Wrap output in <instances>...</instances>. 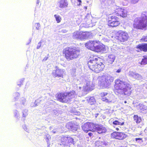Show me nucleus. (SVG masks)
<instances>
[{
	"instance_id": "obj_60",
	"label": "nucleus",
	"mask_w": 147,
	"mask_h": 147,
	"mask_svg": "<svg viewBox=\"0 0 147 147\" xmlns=\"http://www.w3.org/2000/svg\"><path fill=\"white\" fill-rule=\"evenodd\" d=\"M140 89H139V91H140Z\"/></svg>"
},
{
	"instance_id": "obj_12",
	"label": "nucleus",
	"mask_w": 147,
	"mask_h": 147,
	"mask_svg": "<svg viewBox=\"0 0 147 147\" xmlns=\"http://www.w3.org/2000/svg\"><path fill=\"white\" fill-rule=\"evenodd\" d=\"M98 41L91 40L86 43L85 46L89 49L95 51V48L98 46Z\"/></svg>"
},
{
	"instance_id": "obj_31",
	"label": "nucleus",
	"mask_w": 147,
	"mask_h": 147,
	"mask_svg": "<svg viewBox=\"0 0 147 147\" xmlns=\"http://www.w3.org/2000/svg\"><path fill=\"white\" fill-rule=\"evenodd\" d=\"M118 132H114L111 134V137L112 138L117 139Z\"/></svg>"
},
{
	"instance_id": "obj_46",
	"label": "nucleus",
	"mask_w": 147,
	"mask_h": 147,
	"mask_svg": "<svg viewBox=\"0 0 147 147\" xmlns=\"http://www.w3.org/2000/svg\"><path fill=\"white\" fill-rule=\"evenodd\" d=\"M46 138L47 140V142H48V141L49 140V139L51 138V137L49 135L47 134L46 136Z\"/></svg>"
},
{
	"instance_id": "obj_54",
	"label": "nucleus",
	"mask_w": 147,
	"mask_h": 147,
	"mask_svg": "<svg viewBox=\"0 0 147 147\" xmlns=\"http://www.w3.org/2000/svg\"><path fill=\"white\" fill-rule=\"evenodd\" d=\"M101 2H104L105 0H100Z\"/></svg>"
},
{
	"instance_id": "obj_56",
	"label": "nucleus",
	"mask_w": 147,
	"mask_h": 147,
	"mask_svg": "<svg viewBox=\"0 0 147 147\" xmlns=\"http://www.w3.org/2000/svg\"><path fill=\"white\" fill-rule=\"evenodd\" d=\"M31 40H32V38H30V43L31 42Z\"/></svg>"
},
{
	"instance_id": "obj_37",
	"label": "nucleus",
	"mask_w": 147,
	"mask_h": 147,
	"mask_svg": "<svg viewBox=\"0 0 147 147\" xmlns=\"http://www.w3.org/2000/svg\"><path fill=\"white\" fill-rule=\"evenodd\" d=\"M24 80V78H22L20 81V82H17V84L19 86H20L22 84V83L23 82Z\"/></svg>"
},
{
	"instance_id": "obj_48",
	"label": "nucleus",
	"mask_w": 147,
	"mask_h": 147,
	"mask_svg": "<svg viewBox=\"0 0 147 147\" xmlns=\"http://www.w3.org/2000/svg\"><path fill=\"white\" fill-rule=\"evenodd\" d=\"M48 59V57H45L44 59L42 60V61H45L47 60V59Z\"/></svg>"
},
{
	"instance_id": "obj_4",
	"label": "nucleus",
	"mask_w": 147,
	"mask_h": 147,
	"mask_svg": "<svg viewBox=\"0 0 147 147\" xmlns=\"http://www.w3.org/2000/svg\"><path fill=\"white\" fill-rule=\"evenodd\" d=\"M65 56L68 61L75 59L80 55V51L76 48L67 47L65 49Z\"/></svg>"
},
{
	"instance_id": "obj_25",
	"label": "nucleus",
	"mask_w": 147,
	"mask_h": 147,
	"mask_svg": "<svg viewBox=\"0 0 147 147\" xmlns=\"http://www.w3.org/2000/svg\"><path fill=\"white\" fill-rule=\"evenodd\" d=\"M127 135L125 134L118 132L117 139L119 140L123 139L127 137Z\"/></svg>"
},
{
	"instance_id": "obj_62",
	"label": "nucleus",
	"mask_w": 147,
	"mask_h": 147,
	"mask_svg": "<svg viewBox=\"0 0 147 147\" xmlns=\"http://www.w3.org/2000/svg\"><path fill=\"white\" fill-rule=\"evenodd\" d=\"M141 105V106H142V107H143V105Z\"/></svg>"
},
{
	"instance_id": "obj_6",
	"label": "nucleus",
	"mask_w": 147,
	"mask_h": 147,
	"mask_svg": "<svg viewBox=\"0 0 147 147\" xmlns=\"http://www.w3.org/2000/svg\"><path fill=\"white\" fill-rule=\"evenodd\" d=\"M75 93L74 91L64 93H59L57 95V97L59 101L62 102L66 103L74 97Z\"/></svg>"
},
{
	"instance_id": "obj_58",
	"label": "nucleus",
	"mask_w": 147,
	"mask_h": 147,
	"mask_svg": "<svg viewBox=\"0 0 147 147\" xmlns=\"http://www.w3.org/2000/svg\"><path fill=\"white\" fill-rule=\"evenodd\" d=\"M124 102L125 103H127V101H125Z\"/></svg>"
},
{
	"instance_id": "obj_23",
	"label": "nucleus",
	"mask_w": 147,
	"mask_h": 147,
	"mask_svg": "<svg viewBox=\"0 0 147 147\" xmlns=\"http://www.w3.org/2000/svg\"><path fill=\"white\" fill-rule=\"evenodd\" d=\"M81 32L76 31L74 32L73 34V38L74 39L81 40Z\"/></svg>"
},
{
	"instance_id": "obj_35",
	"label": "nucleus",
	"mask_w": 147,
	"mask_h": 147,
	"mask_svg": "<svg viewBox=\"0 0 147 147\" xmlns=\"http://www.w3.org/2000/svg\"><path fill=\"white\" fill-rule=\"evenodd\" d=\"M51 112H52V113L53 115H59L58 113L56 110H52Z\"/></svg>"
},
{
	"instance_id": "obj_43",
	"label": "nucleus",
	"mask_w": 147,
	"mask_h": 147,
	"mask_svg": "<svg viewBox=\"0 0 147 147\" xmlns=\"http://www.w3.org/2000/svg\"><path fill=\"white\" fill-rule=\"evenodd\" d=\"M20 94L18 92H16L13 95V96L15 97V98H16V97H18L20 96Z\"/></svg>"
},
{
	"instance_id": "obj_63",
	"label": "nucleus",
	"mask_w": 147,
	"mask_h": 147,
	"mask_svg": "<svg viewBox=\"0 0 147 147\" xmlns=\"http://www.w3.org/2000/svg\"><path fill=\"white\" fill-rule=\"evenodd\" d=\"M146 88L147 89V86H146Z\"/></svg>"
},
{
	"instance_id": "obj_19",
	"label": "nucleus",
	"mask_w": 147,
	"mask_h": 147,
	"mask_svg": "<svg viewBox=\"0 0 147 147\" xmlns=\"http://www.w3.org/2000/svg\"><path fill=\"white\" fill-rule=\"evenodd\" d=\"M99 42L98 41V46L96 47L95 51L97 52H105L106 51L105 46L99 45Z\"/></svg>"
},
{
	"instance_id": "obj_28",
	"label": "nucleus",
	"mask_w": 147,
	"mask_h": 147,
	"mask_svg": "<svg viewBox=\"0 0 147 147\" xmlns=\"http://www.w3.org/2000/svg\"><path fill=\"white\" fill-rule=\"evenodd\" d=\"M140 64L141 65H146L147 64V56L143 57Z\"/></svg>"
},
{
	"instance_id": "obj_24",
	"label": "nucleus",
	"mask_w": 147,
	"mask_h": 147,
	"mask_svg": "<svg viewBox=\"0 0 147 147\" xmlns=\"http://www.w3.org/2000/svg\"><path fill=\"white\" fill-rule=\"evenodd\" d=\"M86 100L88 103L91 105L94 104L96 102L95 100L94 97H87Z\"/></svg>"
},
{
	"instance_id": "obj_36",
	"label": "nucleus",
	"mask_w": 147,
	"mask_h": 147,
	"mask_svg": "<svg viewBox=\"0 0 147 147\" xmlns=\"http://www.w3.org/2000/svg\"><path fill=\"white\" fill-rule=\"evenodd\" d=\"M26 99L24 98H22L21 99L20 102L23 105H24L26 102Z\"/></svg>"
},
{
	"instance_id": "obj_41",
	"label": "nucleus",
	"mask_w": 147,
	"mask_h": 147,
	"mask_svg": "<svg viewBox=\"0 0 147 147\" xmlns=\"http://www.w3.org/2000/svg\"><path fill=\"white\" fill-rule=\"evenodd\" d=\"M35 26L36 29H39V28L40 27V25L39 23H35L34 25Z\"/></svg>"
},
{
	"instance_id": "obj_27",
	"label": "nucleus",
	"mask_w": 147,
	"mask_h": 147,
	"mask_svg": "<svg viewBox=\"0 0 147 147\" xmlns=\"http://www.w3.org/2000/svg\"><path fill=\"white\" fill-rule=\"evenodd\" d=\"M82 128L83 130L86 133H87L88 131H90L87 123H85L84 125H82Z\"/></svg>"
},
{
	"instance_id": "obj_30",
	"label": "nucleus",
	"mask_w": 147,
	"mask_h": 147,
	"mask_svg": "<svg viewBox=\"0 0 147 147\" xmlns=\"http://www.w3.org/2000/svg\"><path fill=\"white\" fill-rule=\"evenodd\" d=\"M113 123L114 125H123L124 124V122H121L119 121L115 120L113 122Z\"/></svg>"
},
{
	"instance_id": "obj_39",
	"label": "nucleus",
	"mask_w": 147,
	"mask_h": 147,
	"mask_svg": "<svg viewBox=\"0 0 147 147\" xmlns=\"http://www.w3.org/2000/svg\"><path fill=\"white\" fill-rule=\"evenodd\" d=\"M22 127L25 131H26V132H29V130L28 129L26 126V125H23L22 126Z\"/></svg>"
},
{
	"instance_id": "obj_32",
	"label": "nucleus",
	"mask_w": 147,
	"mask_h": 147,
	"mask_svg": "<svg viewBox=\"0 0 147 147\" xmlns=\"http://www.w3.org/2000/svg\"><path fill=\"white\" fill-rule=\"evenodd\" d=\"M54 16L57 22V23H59L60 22L61 18L59 15H55Z\"/></svg>"
},
{
	"instance_id": "obj_1",
	"label": "nucleus",
	"mask_w": 147,
	"mask_h": 147,
	"mask_svg": "<svg viewBox=\"0 0 147 147\" xmlns=\"http://www.w3.org/2000/svg\"><path fill=\"white\" fill-rule=\"evenodd\" d=\"M115 82L114 92L116 95L123 98L125 96H129L131 94L132 90L131 86L129 84L119 79L116 80Z\"/></svg>"
},
{
	"instance_id": "obj_17",
	"label": "nucleus",
	"mask_w": 147,
	"mask_h": 147,
	"mask_svg": "<svg viewBox=\"0 0 147 147\" xmlns=\"http://www.w3.org/2000/svg\"><path fill=\"white\" fill-rule=\"evenodd\" d=\"M58 4L59 7L63 8L67 7L68 3L67 0H59L58 2Z\"/></svg>"
},
{
	"instance_id": "obj_13",
	"label": "nucleus",
	"mask_w": 147,
	"mask_h": 147,
	"mask_svg": "<svg viewBox=\"0 0 147 147\" xmlns=\"http://www.w3.org/2000/svg\"><path fill=\"white\" fill-rule=\"evenodd\" d=\"M94 85L92 82L89 80H87L86 82V84L84 86L85 91H91L93 89Z\"/></svg>"
},
{
	"instance_id": "obj_55",
	"label": "nucleus",
	"mask_w": 147,
	"mask_h": 147,
	"mask_svg": "<svg viewBox=\"0 0 147 147\" xmlns=\"http://www.w3.org/2000/svg\"><path fill=\"white\" fill-rule=\"evenodd\" d=\"M98 115V114H95V117H96Z\"/></svg>"
},
{
	"instance_id": "obj_44",
	"label": "nucleus",
	"mask_w": 147,
	"mask_h": 147,
	"mask_svg": "<svg viewBox=\"0 0 147 147\" xmlns=\"http://www.w3.org/2000/svg\"><path fill=\"white\" fill-rule=\"evenodd\" d=\"M41 41L39 42L38 44L37 47V49H39L40 47L41 46Z\"/></svg>"
},
{
	"instance_id": "obj_40",
	"label": "nucleus",
	"mask_w": 147,
	"mask_h": 147,
	"mask_svg": "<svg viewBox=\"0 0 147 147\" xmlns=\"http://www.w3.org/2000/svg\"><path fill=\"white\" fill-rule=\"evenodd\" d=\"M142 138H137L135 139V140L139 143H141L142 142Z\"/></svg>"
},
{
	"instance_id": "obj_42",
	"label": "nucleus",
	"mask_w": 147,
	"mask_h": 147,
	"mask_svg": "<svg viewBox=\"0 0 147 147\" xmlns=\"http://www.w3.org/2000/svg\"><path fill=\"white\" fill-rule=\"evenodd\" d=\"M40 101H41V100H40V99H38L36 100L34 103L35 106H34V107H36L39 104V103Z\"/></svg>"
},
{
	"instance_id": "obj_57",
	"label": "nucleus",
	"mask_w": 147,
	"mask_h": 147,
	"mask_svg": "<svg viewBox=\"0 0 147 147\" xmlns=\"http://www.w3.org/2000/svg\"><path fill=\"white\" fill-rule=\"evenodd\" d=\"M119 128H116V129L117 130H119Z\"/></svg>"
},
{
	"instance_id": "obj_34",
	"label": "nucleus",
	"mask_w": 147,
	"mask_h": 147,
	"mask_svg": "<svg viewBox=\"0 0 147 147\" xmlns=\"http://www.w3.org/2000/svg\"><path fill=\"white\" fill-rule=\"evenodd\" d=\"M28 110L27 109H25L23 112V117H26L27 116Z\"/></svg>"
},
{
	"instance_id": "obj_51",
	"label": "nucleus",
	"mask_w": 147,
	"mask_h": 147,
	"mask_svg": "<svg viewBox=\"0 0 147 147\" xmlns=\"http://www.w3.org/2000/svg\"><path fill=\"white\" fill-rule=\"evenodd\" d=\"M77 1H78V2L80 3L79 5H80L82 2V1H81V0H77Z\"/></svg>"
},
{
	"instance_id": "obj_45",
	"label": "nucleus",
	"mask_w": 147,
	"mask_h": 147,
	"mask_svg": "<svg viewBox=\"0 0 147 147\" xmlns=\"http://www.w3.org/2000/svg\"><path fill=\"white\" fill-rule=\"evenodd\" d=\"M139 1V0H131V1L132 3L135 4L137 3Z\"/></svg>"
},
{
	"instance_id": "obj_59",
	"label": "nucleus",
	"mask_w": 147,
	"mask_h": 147,
	"mask_svg": "<svg viewBox=\"0 0 147 147\" xmlns=\"http://www.w3.org/2000/svg\"><path fill=\"white\" fill-rule=\"evenodd\" d=\"M85 8L86 9H87V7H85Z\"/></svg>"
},
{
	"instance_id": "obj_61",
	"label": "nucleus",
	"mask_w": 147,
	"mask_h": 147,
	"mask_svg": "<svg viewBox=\"0 0 147 147\" xmlns=\"http://www.w3.org/2000/svg\"><path fill=\"white\" fill-rule=\"evenodd\" d=\"M29 44V43H27V44H26V45H28Z\"/></svg>"
},
{
	"instance_id": "obj_52",
	"label": "nucleus",
	"mask_w": 147,
	"mask_h": 147,
	"mask_svg": "<svg viewBox=\"0 0 147 147\" xmlns=\"http://www.w3.org/2000/svg\"><path fill=\"white\" fill-rule=\"evenodd\" d=\"M52 132L53 133H55L56 132V131L55 130H53L52 131Z\"/></svg>"
},
{
	"instance_id": "obj_14",
	"label": "nucleus",
	"mask_w": 147,
	"mask_h": 147,
	"mask_svg": "<svg viewBox=\"0 0 147 147\" xmlns=\"http://www.w3.org/2000/svg\"><path fill=\"white\" fill-rule=\"evenodd\" d=\"M66 127L68 129L75 132L77 129L78 126L72 122H70L67 123L66 125Z\"/></svg>"
},
{
	"instance_id": "obj_16",
	"label": "nucleus",
	"mask_w": 147,
	"mask_h": 147,
	"mask_svg": "<svg viewBox=\"0 0 147 147\" xmlns=\"http://www.w3.org/2000/svg\"><path fill=\"white\" fill-rule=\"evenodd\" d=\"M96 127L95 131H97L99 134L105 133L107 131L105 127L101 124H97Z\"/></svg>"
},
{
	"instance_id": "obj_15",
	"label": "nucleus",
	"mask_w": 147,
	"mask_h": 147,
	"mask_svg": "<svg viewBox=\"0 0 147 147\" xmlns=\"http://www.w3.org/2000/svg\"><path fill=\"white\" fill-rule=\"evenodd\" d=\"M100 96L102 97L101 99L102 100L106 102H109L110 101V94L107 92H103L100 94Z\"/></svg>"
},
{
	"instance_id": "obj_5",
	"label": "nucleus",
	"mask_w": 147,
	"mask_h": 147,
	"mask_svg": "<svg viewBox=\"0 0 147 147\" xmlns=\"http://www.w3.org/2000/svg\"><path fill=\"white\" fill-rule=\"evenodd\" d=\"M98 84L103 88H105L111 84L114 79L113 77L109 75L100 76L98 78Z\"/></svg>"
},
{
	"instance_id": "obj_20",
	"label": "nucleus",
	"mask_w": 147,
	"mask_h": 147,
	"mask_svg": "<svg viewBox=\"0 0 147 147\" xmlns=\"http://www.w3.org/2000/svg\"><path fill=\"white\" fill-rule=\"evenodd\" d=\"M136 48L140 51L147 52V43L139 44L137 46Z\"/></svg>"
},
{
	"instance_id": "obj_49",
	"label": "nucleus",
	"mask_w": 147,
	"mask_h": 147,
	"mask_svg": "<svg viewBox=\"0 0 147 147\" xmlns=\"http://www.w3.org/2000/svg\"><path fill=\"white\" fill-rule=\"evenodd\" d=\"M121 69H119L116 71V72L117 73H119L121 72Z\"/></svg>"
},
{
	"instance_id": "obj_8",
	"label": "nucleus",
	"mask_w": 147,
	"mask_h": 147,
	"mask_svg": "<svg viewBox=\"0 0 147 147\" xmlns=\"http://www.w3.org/2000/svg\"><path fill=\"white\" fill-rule=\"evenodd\" d=\"M118 36L116 38L121 42H124L127 41L128 38L129 36L127 33L122 30H119L117 32Z\"/></svg>"
},
{
	"instance_id": "obj_47",
	"label": "nucleus",
	"mask_w": 147,
	"mask_h": 147,
	"mask_svg": "<svg viewBox=\"0 0 147 147\" xmlns=\"http://www.w3.org/2000/svg\"><path fill=\"white\" fill-rule=\"evenodd\" d=\"M102 144L105 146H107L108 145V143L107 142H103Z\"/></svg>"
},
{
	"instance_id": "obj_7",
	"label": "nucleus",
	"mask_w": 147,
	"mask_h": 147,
	"mask_svg": "<svg viewBox=\"0 0 147 147\" xmlns=\"http://www.w3.org/2000/svg\"><path fill=\"white\" fill-rule=\"evenodd\" d=\"M62 144L64 147H67L69 146V147L74 146V139L71 137L63 136L61 138Z\"/></svg>"
},
{
	"instance_id": "obj_29",
	"label": "nucleus",
	"mask_w": 147,
	"mask_h": 147,
	"mask_svg": "<svg viewBox=\"0 0 147 147\" xmlns=\"http://www.w3.org/2000/svg\"><path fill=\"white\" fill-rule=\"evenodd\" d=\"M134 120L137 123H140L141 121V117H138L137 115H134Z\"/></svg>"
},
{
	"instance_id": "obj_53",
	"label": "nucleus",
	"mask_w": 147,
	"mask_h": 147,
	"mask_svg": "<svg viewBox=\"0 0 147 147\" xmlns=\"http://www.w3.org/2000/svg\"><path fill=\"white\" fill-rule=\"evenodd\" d=\"M42 128H43V129H45V130L46 129V127L45 126H42Z\"/></svg>"
},
{
	"instance_id": "obj_18",
	"label": "nucleus",
	"mask_w": 147,
	"mask_h": 147,
	"mask_svg": "<svg viewBox=\"0 0 147 147\" xmlns=\"http://www.w3.org/2000/svg\"><path fill=\"white\" fill-rule=\"evenodd\" d=\"M129 75L130 77L138 80L142 78V76L141 75L132 71L129 72Z\"/></svg>"
},
{
	"instance_id": "obj_2",
	"label": "nucleus",
	"mask_w": 147,
	"mask_h": 147,
	"mask_svg": "<svg viewBox=\"0 0 147 147\" xmlns=\"http://www.w3.org/2000/svg\"><path fill=\"white\" fill-rule=\"evenodd\" d=\"M133 26L134 28L141 30L147 26V10L142 12L141 17L135 18Z\"/></svg>"
},
{
	"instance_id": "obj_33",
	"label": "nucleus",
	"mask_w": 147,
	"mask_h": 147,
	"mask_svg": "<svg viewBox=\"0 0 147 147\" xmlns=\"http://www.w3.org/2000/svg\"><path fill=\"white\" fill-rule=\"evenodd\" d=\"M14 116L16 118L18 119L19 118V115L18 113V112L16 110H15L14 111Z\"/></svg>"
},
{
	"instance_id": "obj_38",
	"label": "nucleus",
	"mask_w": 147,
	"mask_h": 147,
	"mask_svg": "<svg viewBox=\"0 0 147 147\" xmlns=\"http://www.w3.org/2000/svg\"><path fill=\"white\" fill-rule=\"evenodd\" d=\"M142 42H146L147 41V36H143L142 38L140 40Z\"/></svg>"
},
{
	"instance_id": "obj_11",
	"label": "nucleus",
	"mask_w": 147,
	"mask_h": 147,
	"mask_svg": "<svg viewBox=\"0 0 147 147\" xmlns=\"http://www.w3.org/2000/svg\"><path fill=\"white\" fill-rule=\"evenodd\" d=\"M111 20L109 21V26L112 27H115L118 26L120 24L119 21V18L115 16H112L111 17Z\"/></svg>"
},
{
	"instance_id": "obj_10",
	"label": "nucleus",
	"mask_w": 147,
	"mask_h": 147,
	"mask_svg": "<svg viewBox=\"0 0 147 147\" xmlns=\"http://www.w3.org/2000/svg\"><path fill=\"white\" fill-rule=\"evenodd\" d=\"M116 9L113 13H114L117 16H119L123 17H125L127 16V11L126 10L124 9H123L119 7L116 6L115 7Z\"/></svg>"
},
{
	"instance_id": "obj_26",
	"label": "nucleus",
	"mask_w": 147,
	"mask_h": 147,
	"mask_svg": "<svg viewBox=\"0 0 147 147\" xmlns=\"http://www.w3.org/2000/svg\"><path fill=\"white\" fill-rule=\"evenodd\" d=\"M115 59V55L111 54L109 55L108 57V60L110 63H112L114 61Z\"/></svg>"
},
{
	"instance_id": "obj_21",
	"label": "nucleus",
	"mask_w": 147,
	"mask_h": 147,
	"mask_svg": "<svg viewBox=\"0 0 147 147\" xmlns=\"http://www.w3.org/2000/svg\"><path fill=\"white\" fill-rule=\"evenodd\" d=\"M88 124V127L90 131H95L96 127L97 124H94L92 123H87Z\"/></svg>"
},
{
	"instance_id": "obj_9",
	"label": "nucleus",
	"mask_w": 147,
	"mask_h": 147,
	"mask_svg": "<svg viewBox=\"0 0 147 147\" xmlns=\"http://www.w3.org/2000/svg\"><path fill=\"white\" fill-rule=\"evenodd\" d=\"M56 70L53 71L52 73L53 76L55 78H62L63 80H65L64 79V70L59 69L58 67H55Z\"/></svg>"
},
{
	"instance_id": "obj_22",
	"label": "nucleus",
	"mask_w": 147,
	"mask_h": 147,
	"mask_svg": "<svg viewBox=\"0 0 147 147\" xmlns=\"http://www.w3.org/2000/svg\"><path fill=\"white\" fill-rule=\"evenodd\" d=\"M90 33L88 32H81V40L87 39L90 37Z\"/></svg>"
},
{
	"instance_id": "obj_50",
	"label": "nucleus",
	"mask_w": 147,
	"mask_h": 147,
	"mask_svg": "<svg viewBox=\"0 0 147 147\" xmlns=\"http://www.w3.org/2000/svg\"><path fill=\"white\" fill-rule=\"evenodd\" d=\"M88 135L90 136H93V134L91 132H89L88 133Z\"/></svg>"
},
{
	"instance_id": "obj_3",
	"label": "nucleus",
	"mask_w": 147,
	"mask_h": 147,
	"mask_svg": "<svg viewBox=\"0 0 147 147\" xmlns=\"http://www.w3.org/2000/svg\"><path fill=\"white\" fill-rule=\"evenodd\" d=\"M88 64L90 69L94 72L98 73L102 71L105 67V65L102 62H97L99 59L96 56L90 57Z\"/></svg>"
}]
</instances>
